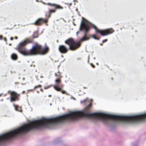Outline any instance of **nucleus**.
<instances>
[{
	"mask_svg": "<svg viewBox=\"0 0 146 146\" xmlns=\"http://www.w3.org/2000/svg\"><path fill=\"white\" fill-rule=\"evenodd\" d=\"M13 106L16 111L20 112H21L23 111L21 107H20L17 105H14Z\"/></svg>",
	"mask_w": 146,
	"mask_h": 146,
	"instance_id": "10",
	"label": "nucleus"
},
{
	"mask_svg": "<svg viewBox=\"0 0 146 146\" xmlns=\"http://www.w3.org/2000/svg\"><path fill=\"white\" fill-rule=\"evenodd\" d=\"M90 65L93 68H95V66L92 63H91Z\"/></svg>",
	"mask_w": 146,
	"mask_h": 146,
	"instance_id": "18",
	"label": "nucleus"
},
{
	"mask_svg": "<svg viewBox=\"0 0 146 146\" xmlns=\"http://www.w3.org/2000/svg\"><path fill=\"white\" fill-rule=\"evenodd\" d=\"M108 40V39H107L104 40L102 41V42L103 43H104L106 42H107Z\"/></svg>",
	"mask_w": 146,
	"mask_h": 146,
	"instance_id": "17",
	"label": "nucleus"
},
{
	"mask_svg": "<svg viewBox=\"0 0 146 146\" xmlns=\"http://www.w3.org/2000/svg\"><path fill=\"white\" fill-rule=\"evenodd\" d=\"M3 38V36L2 35H0V40H2Z\"/></svg>",
	"mask_w": 146,
	"mask_h": 146,
	"instance_id": "23",
	"label": "nucleus"
},
{
	"mask_svg": "<svg viewBox=\"0 0 146 146\" xmlns=\"http://www.w3.org/2000/svg\"><path fill=\"white\" fill-rule=\"evenodd\" d=\"M38 37V36L37 35H33V36H32V37L34 38H37Z\"/></svg>",
	"mask_w": 146,
	"mask_h": 146,
	"instance_id": "16",
	"label": "nucleus"
},
{
	"mask_svg": "<svg viewBox=\"0 0 146 146\" xmlns=\"http://www.w3.org/2000/svg\"><path fill=\"white\" fill-rule=\"evenodd\" d=\"M92 105V104H91V103H90V104L88 105V107H91V106Z\"/></svg>",
	"mask_w": 146,
	"mask_h": 146,
	"instance_id": "22",
	"label": "nucleus"
},
{
	"mask_svg": "<svg viewBox=\"0 0 146 146\" xmlns=\"http://www.w3.org/2000/svg\"><path fill=\"white\" fill-rule=\"evenodd\" d=\"M91 27L95 29L96 33H99L102 36H105L111 34L114 32V30L112 28L100 30L96 26L92 25L86 19L82 17L80 30L81 31L84 30L85 32L84 36L80 40V41H84L90 39V37L88 36L87 34Z\"/></svg>",
	"mask_w": 146,
	"mask_h": 146,
	"instance_id": "3",
	"label": "nucleus"
},
{
	"mask_svg": "<svg viewBox=\"0 0 146 146\" xmlns=\"http://www.w3.org/2000/svg\"><path fill=\"white\" fill-rule=\"evenodd\" d=\"M4 40H5V41H6L7 40V39H6V38H5H5Z\"/></svg>",
	"mask_w": 146,
	"mask_h": 146,
	"instance_id": "28",
	"label": "nucleus"
},
{
	"mask_svg": "<svg viewBox=\"0 0 146 146\" xmlns=\"http://www.w3.org/2000/svg\"><path fill=\"white\" fill-rule=\"evenodd\" d=\"M34 90H35L34 89V88H33V89H32L28 90V91H33Z\"/></svg>",
	"mask_w": 146,
	"mask_h": 146,
	"instance_id": "20",
	"label": "nucleus"
},
{
	"mask_svg": "<svg viewBox=\"0 0 146 146\" xmlns=\"http://www.w3.org/2000/svg\"><path fill=\"white\" fill-rule=\"evenodd\" d=\"M42 85H38L35 86L34 87V89L35 90L36 89L38 88H41L42 87Z\"/></svg>",
	"mask_w": 146,
	"mask_h": 146,
	"instance_id": "14",
	"label": "nucleus"
},
{
	"mask_svg": "<svg viewBox=\"0 0 146 146\" xmlns=\"http://www.w3.org/2000/svg\"><path fill=\"white\" fill-rule=\"evenodd\" d=\"M86 100H84L83 101H81V103H84L86 101Z\"/></svg>",
	"mask_w": 146,
	"mask_h": 146,
	"instance_id": "21",
	"label": "nucleus"
},
{
	"mask_svg": "<svg viewBox=\"0 0 146 146\" xmlns=\"http://www.w3.org/2000/svg\"><path fill=\"white\" fill-rule=\"evenodd\" d=\"M47 5H50L51 6H54L55 9L54 10H50L49 11V14L48 15V17L50 18L51 16V14L52 13H55L56 11V9H62L63 7L60 5L56 4L54 3H48L46 4Z\"/></svg>",
	"mask_w": 146,
	"mask_h": 146,
	"instance_id": "7",
	"label": "nucleus"
},
{
	"mask_svg": "<svg viewBox=\"0 0 146 146\" xmlns=\"http://www.w3.org/2000/svg\"><path fill=\"white\" fill-rule=\"evenodd\" d=\"M103 43L102 42V43H100V45H101V46H102V45H103Z\"/></svg>",
	"mask_w": 146,
	"mask_h": 146,
	"instance_id": "27",
	"label": "nucleus"
},
{
	"mask_svg": "<svg viewBox=\"0 0 146 146\" xmlns=\"http://www.w3.org/2000/svg\"><path fill=\"white\" fill-rule=\"evenodd\" d=\"M100 120L105 123L110 121L121 122L129 123H137L144 122L146 119H96Z\"/></svg>",
	"mask_w": 146,
	"mask_h": 146,
	"instance_id": "5",
	"label": "nucleus"
},
{
	"mask_svg": "<svg viewBox=\"0 0 146 146\" xmlns=\"http://www.w3.org/2000/svg\"><path fill=\"white\" fill-rule=\"evenodd\" d=\"M11 58L13 60H16L18 59V57L16 54L13 53L11 55Z\"/></svg>",
	"mask_w": 146,
	"mask_h": 146,
	"instance_id": "11",
	"label": "nucleus"
},
{
	"mask_svg": "<svg viewBox=\"0 0 146 146\" xmlns=\"http://www.w3.org/2000/svg\"><path fill=\"white\" fill-rule=\"evenodd\" d=\"M13 37H11L10 38V40H13Z\"/></svg>",
	"mask_w": 146,
	"mask_h": 146,
	"instance_id": "24",
	"label": "nucleus"
},
{
	"mask_svg": "<svg viewBox=\"0 0 146 146\" xmlns=\"http://www.w3.org/2000/svg\"><path fill=\"white\" fill-rule=\"evenodd\" d=\"M62 89H61V90L59 91V92H61V93L62 94H66V92L64 90H62Z\"/></svg>",
	"mask_w": 146,
	"mask_h": 146,
	"instance_id": "15",
	"label": "nucleus"
},
{
	"mask_svg": "<svg viewBox=\"0 0 146 146\" xmlns=\"http://www.w3.org/2000/svg\"><path fill=\"white\" fill-rule=\"evenodd\" d=\"M54 85H53L52 84H51L50 85H48L47 86H45L44 87V89L46 90L52 87H53Z\"/></svg>",
	"mask_w": 146,
	"mask_h": 146,
	"instance_id": "12",
	"label": "nucleus"
},
{
	"mask_svg": "<svg viewBox=\"0 0 146 146\" xmlns=\"http://www.w3.org/2000/svg\"><path fill=\"white\" fill-rule=\"evenodd\" d=\"M48 96L49 97H51V96H51V95H49Z\"/></svg>",
	"mask_w": 146,
	"mask_h": 146,
	"instance_id": "30",
	"label": "nucleus"
},
{
	"mask_svg": "<svg viewBox=\"0 0 146 146\" xmlns=\"http://www.w3.org/2000/svg\"><path fill=\"white\" fill-rule=\"evenodd\" d=\"M33 42V40L30 38H27L23 41L20 42L15 49L18 52L25 56H32L40 54L44 55L48 52L49 48L47 46L42 48V46L37 43H36L32 48L29 50L25 47L29 44Z\"/></svg>",
	"mask_w": 146,
	"mask_h": 146,
	"instance_id": "2",
	"label": "nucleus"
},
{
	"mask_svg": "<svg viewBox=\"0 0 146 146\" xmlns=\"http://www.w3.org/2000/svg\"><path fill=\"white\" fill-rule=\"evenodd\" d=\"M20 96V94H18L15 92H11L10 93V101L12 102L19 100V97Z\"/></svg>",
	"mask_w": 146,
	"mask_h": 146,
	"instance_id": "8",
	"label": "nucleus"
},
{
	"mask_svg": "<svg viewBox=\"0 0 146 146\" xmlns=\"http://www.w3.org/2000/svg\"><path fill=\"white\" fill-rule=\"evenodd\" d=\"M15 38L16 39H17L18 38V37L17 36H15Z\"/></svg>",
	"mask_w": 146,
	"mask_h": 146,
	"instance_id": "29",
	"label": "nucleus"
},
{
	"mask_svg": "<svg viewBox=\"0 0 146 146\" xmlns=\"http://www.w3.org/2000/svg\"><path fill=\"white\" fill-rule=\"evenodd\" d=\"M48 14H49V13H46V14L45 15V16H46V17L47 18V19H48L49 18L48 17Z\"/></svg>",
	"mask_w": 146,
	"mask_h": 146,
	"instance_id": "19",
	"label": "nucleus"
},
{
	"mask_svg": "<svg viewBox=\"0 0 146 146\" xmlns=\"http://www.w3.org/2000/svg\"><path fill=\"white\" fill-rule=\"evenodd\" d=\"M48 22V19H43L42 18H40L36 20L33 23L34 25L36 26H40L43 23H46Z\"/></svg>",
	"mask_w": 146,
	"mask_h": 146,
	"instance_id": "9",
	"label": "nucleus"
},
{
	"mask_svg": "<svg viewBox=\"0 0 146 146\" xmlns=\"http://www.w3.org/2000/svg\"><path fill=\"white\" fill-rule=\"evenodd\" d=\"M78 119H38L24 124L21 126L7 132V141L30 130L44 128L53 129L58 125L74 123Z\"/></svg>",
	"mask_w": 146,
	"mask_h": 146,
	"instance_id": "1",
	"label": "nucleus"
},
{
	"mask_svg": "<svg viewBox=\"0 0 146 146\" xmlns=\"http://www.w3.org/2000/svg\"><path fill=\"white\" fill-rule=\"evenodd\" d=\"M64 42L69 46V48L64 45H60L58 46V50L61 53H66L70 49L72 51L75 50L81 46L80 41L75 42L72 38H69L65 40Z\"/></svg>",
	"mask_w": 146,
	"mask_h": 146,
	"instance_id": "4",
	"label": "nucleus"
},
{
	"mask_svg": "<svg viewBox=\"0 0 146 146\" xmlns=\"http://www.w3.org/2000/svg\"><path fill=\"white\" fill-rule=\"evenodd\" d=\"M25 92V91H23L22 92V94H24Z\"/></svg>",
	"mask_w": 146,
	"mask_h": 146,
	"instance_id": "26",
	"label": "nucleus"
},
{
	"mask_svg": "<svg viewBox=\"0 0 146 146\" xmlns=\"http://www.w3.org/2000/svg\"><path fill=\"white\" fill-rule=\"evenodd\" d=\"M55 75L58 79L55 80L56 84L53 86L54 89L57 91H59L63 88L64 85L61 83V78L62 77L61 73L59 71L55 73Z\"/></svg>",
	"mask_w": 146,
	"mask_h": 146,
	"instance_id": "6",
	"label": "nucleus"
},
{
	"mask_svg": "<svg viewBox=\"0 0 146 146\" xmlns=\"http://www.w3.org/2000/svg\"><path fill=\"white\" fill-rule=\"evenodd\" d=\"M40 91L42 92H43V90L42 89H40Z\"/></svg>",
	"mask_w": 146,
	"mask_h": 146,
	"instance_id": "25",
	"label": "nucleus"
},
{
	"mask_svg": "<svg viewBox=\"0 0 146 146\" xmlns=\"http://www.w3.org/2000/svg\"><path fill=\"white\" fill-rule=\"evenodd\" d=\"M37 93H39V92L38 91H37Z\"/></svg>",
	"mask_w": 146,
	"mask_h": 146,
	"instance_id": "31",
	"label": "nucleus"
},
{
	"mask_svg": "<svg viewBox=\"0 0 146 146\" xmlns=\"http://www.w3.org/2000/svg\"><path fill=\"white\" fill-rule=\"evenodd\" d=\"M92 37L95 39L97 40H99L100 39V38L98 37H97L96 35H92Z\"/></svg>",
	"mask_w": 146,
	"mask_h": 146,
	"instance_id": "13",
	"label": "nucleus"
}]
</instances>
